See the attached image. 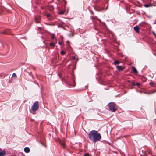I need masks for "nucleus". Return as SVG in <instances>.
<instances>
[{
  "label": "nucleus",
  "instance_id": "1",
  "mask_svg": "<svg viewBox=\"0 0 156 156\" xmlns=\"http://www.w3.org/2000/svg\"><path fill=\"white\" fill-rule=\"evenodd\" d=\"M88 138L93 143L99 141L101 139V134L95 130L91 131L88 134Z\"/></svg>",
  "mask_w": 156,
  "mask_h": 156
},
{
  "label": "nucleus",
  "instance_id": "2",
  "mask_svg": "<svg viewBox=\"0 0 156 156\" xmlns=\"http://www.w3.org/2000/svg\"><path fill=\"white\" fill-rule=\"evenodd\" d=\"M109 110L113 112H115L117 110L116 104L113 102L109 103L108 104Z\"/></svg>",
  "mask_w": 156,
  "mask_h": 156
},
{
  "label": "nucleus",
  "instance_id": "3",
  "mask_svg": "<svg viewBox=\"0 0 156 156\" xmlns=\"http://www.w3.org/2000/svg\"><path fill=\"white\" fill-rule=\"evenodd\" d=\"M39 108V104L38 102H35L32 106V109L33 112H35Z\"/></svg>",
  "mask_w": 156,
  "mask_h": 156
},
{
  "label": "nucleus",
  "instance_id": "4",
  "mask_svg": "<svg viewBox=\"0 0 156 156\" xmlns=\"http://www.w3.org/2000/svg\"><path fill=\"white\" fill-rule=\"evenodd\" d=\"M116 68L119 71H121L123 70L124 69L122 66H116Z\"/></svg>",
  "mask_w": 156,
  "mask_h": 156
},
{
  "label": "nucleus",
  "instance_id": "5",
  "mask_svg": "<svg viewBox=\"0 0 156 156\" xmlns=\"http://www.w3.org/2000/svg\"><path fill=\"white\" fill-rule=\"evenodd\" d=\"M134 30L137 33L139 32V29L138 26H136L134 27Z\"/></svg>",
  "mask_w": 156,
  "mask_h": 156
},
{
  "label": "nucleus",
  "instance_id": "6",
  "mask_svg": "<svg viewBox=\"0 0 156 156\" xmlns=\"http://www.w3.org/2000/svg\"><path fill=\"white\" fill-rule=\"evenodd\" d=\"M40 17H37L35 18V22L36 23H39L40 22Z\"/></svg>",
  "mask_w": 156,
  "mask_h": 156
},
{
  "label": "nucleus",
  "instance_id": "7",
  "mask_svg": "<svg viewBox=\"0 0 156 156\" xmlns=\"http://www.w3.org/2000/svg\"><path fill=\"white\" fill-rule=\"evenodd\" d=\"M6 154L5 151H3L2 152H0V156H5Z\"/></svg>",
  "mask_w": 156,
  "mask_h": 156
},
{
  "label": "nucleus",
  "instance_id": "8",
  "mask_svg": "<svg viewBox=\"0 0 156 156\" xmlns=\"http://www.w3.org/2000/svg\"><path fill=\"white\" fill-rule=\"evenodd\" d=\"M24 151L26 153H29L30 151V149L29 147H26L24 149Z\"/></svg>",
  "mask_w": 156,
  "mask_h": 156
},
{
  "label": "nucleus",
  "instance_id": "9",
  "mask_svg": "<svg viewBox=\"0 0 156 156\" xmlns=\"http://www.w3.org/2000/svg\"><path fill=\"white\" fill-rule=\"evenodd\" d=\"M156 92L155 90H152L150 91V92L148 93V94H151Z\"/></svg>",
  "mask_w": 156,
  "mask_h": 156
},
{
  "label": "nucleus",
  "instance_id": "10",
  "mask_svg": "<svg viewBox=\"0 0 156 156\" xmlns=\"http://www.w3.org/2000/svg\"><path fill=\"white\" fill-rule=\"evenodd\" d=\"M60 143L63 147H65L66 144L64 142L60 141Z\"/></svg>",
  "mask_w": 156,
  "mask_h": 156
},
{
  "label": "nucleus",
  "instance_id": "11",
  "mask_svg": "<svg viewBox=\"0 0 156 156\" xmlns=\"http://www.w3.org/2000/svg\"><path fill=\"white\" fill-rule=\"evenodd\" d=\"M132 70L134 73H137V71L136 69L135 68V67H132Z\"/></svg>",
  "mask_w": 156,
  "mask_h": 156
},
{
  "label": "nucleus",
  "instance_id": "12",
  "mask_svg": "<svg viewBox=\"0 0 156 156\" xmlns=\"http://www.w3.org/2000/svg\"><path fill=\"white\" fill-rule=\"evenodd\" d=\"M152 6V5L149 4H144V6L146 8H147L150 7V6Z\"/></svg>",
  "mask_w": 156,
  "mask_h": 156
},
{
  "label": "nucleus",
  "instance_id": "13",
  "mask_svg": "<svg viewBox=\"0 0 156 156\" xmlns=\"http://www.w3.org/2000/svg\"><path fill=\"white\" fill-rule=\"evenodd\" d=\"M114 64L116 65V64H119V62L118 60H115L114 62Z\"/></svg>",
  "mask_w": 156,
  "mask_h": 156
},
{
  "label": "nucleus",
  "instance_id": "14",
  "mask_svg": "<svg viewBox=\"0 0 156 156\" xmlns=\"http://www.w3.org/2000/svg\"><path fill=\"white\" fill-rule=\"evenodd\" d=\"M50 45L51 46H54L55 45V44L54 43H50Z\"/></svg>",
  "mask_w": 156,
  "mask_h": 156
},
{
  "label": "nucleus",
  "instance_id": "15",
  "mask_svg": "<svg viewBox=\"0 0 156 156\" xmlns=\"http://www.w3.org/2000/svg\"><path fill=\"white\" fill-rule=\"evenodd\" d=\"M65 53V52L63 51H61L60 53L62 55H63Z\"/></svg>",
  "mask_w": 156,
  "mask_h": 156
},
{
  "label": "nucleus",
  "instance_id": "16",
  "mask_svg": "<svg viewBox=\"0 0 156 156\" xmlns=\"http://www.w3.org/2000/svg\"><path fill=\"white\" fill-rule=\"evenodd\" d=\"M55 34H52V35H51V38L52 39H54L55 38Z\"/></svg>",
  "mask_w": 156,
  "mask_h": 156
},
{
  "label": "nucleus",
  "instance_id": "17",
  "mask_svg": "<svg viewBox=\"0 0 156 156\" xmlns=\"http://www.w3.org/2000/svg\"><path fill=\"white\" fill-rule=\"evenodd\" d=\"M12 76L13 77H16V74L15 73H14L12 74Z\"/></svg>",
  "mask_w": 156,
  "mask_h": 156
},
{
  "label": "nucleus",
  "instance_id": "18",
  "mask_svg": "<svg viewBox=\"0 0 156 156\" xmlns=\"http://www.w3.org/2000/svg\"><path fill=\"white\" fill-rule=\"evenodd\" d=\"M84 156H89V155L88 153H87L84 154Z\"/></svg>",
  "mask_w": 156,
  "mask_h": 156
},
{
  "label": "nucleus",
  "instance_id": "19",
  "mask_svg": "<svg viewBox=\"0 0 156 156\" xmlns=\"http://www.w3.org/2000/svg\"><path fill=\"white\" fill-rule=\"evenodd\" d=\"M46 16L47 17H49L50 16V15L49 14L46 15Z\"/></svg>",
  "mask_w": 156,
  "mask_h": 156
},
{
  "label": "nucleus",
  "instance_id": "20",
  "mask_svg": "<svg viewBox=\"0 0 156 156\" xmlns=\"http://www.w3.org/2000/svg\"><path fill=\"white\" fill-rule=\"evenodd\" d=\"M66 44H68V45H69V41H67Z\"/></svg>",
  "mask_w": 156,
  "mask_h": 156
},
{
  "label": "nucleus",
  "instance_id": "21",
  "mask_svg": "<svg viewBox=\"0 0 156 156\" xmlns=\"http://www.w3.org/2000/svg\"><path fill=\"white\" fill-rule=\"evenodd\" d=\"M140 83H137L136 84V85L137 86H139L140 85Z\"/></svg>",
  "mask_w": 156,
  "mask_h": 156
},
{
  "label": "nucleus",
  "instance_id": "22",
  "mask_svg": "<svg viewBox=\"0 0 156 156\" xmlns=\"http://www.w3.org/2000/svg\"><path fill=\"white\" fill-rule=\"evenodd\" d=\"M150 92V91L148 92H144V94H148V93Z\"/></svg>",
  "mask_w": 156,
  "mask_h": 156
},
{
  "label": "nucleus",
  "instance_id": "23",
  "mask_svg": "<svg viewBox=\"0 0 156 156\" xmlns=\"http://www.w3.org/2000/svg\"><path fill=\"white\" fill-rule=\"evenodd\" d=\"M59 43V45H62V42H60H60H59V43Z\"/></svg>",
  "mask_w": 156,
  "mask_h": 156
},
{
  "label": "nucleus",
  "instance_id": "24",
  "mask_svg": "<svg viewBox=\"0 0 156 156\" xmlns=\"http://www.w3.org/2000/svg\"><path fill=\"white\" fill-rule=\"evenodd\" d=\"M153 34L156 37V34L155 33L153 32Z\"/></svg>",
  "mask_w": 156,
  "mask_h": 156
},
{
  "label": "nucleus",
  "instance_id": "25",
  "mask_svg": "<svg viewBox=\"0 0 156 156\" xmlns=\"http://www.w3.org/2000/svg\"><path fill=\"white\" fill-rule=\"evenodd\" d=\"M60 13L61 14H62L64 13V12H60Z\"/></svg>",
  "mask_w": 156,
  "mask_h": 156
},
{
  "label": "nucleus",
  "instance_id": "26",
  "mask_svg": "<svg viewBox=\"0 0 156 156\" xmlns=\"http://www.w3.org/2000/svg\"><path fill=\"white\" fill-rule=\"evenodd\" d=\"M75 59V57H73V59L74 60Z\"/></svg>",
  "mask_w": 156,
  "mask_h": 156
},
{
  "label": "nucleus",
  "instance_id": "27",
  "mask_svg": "<svg viewBox=\"0 0 156 156\" xmlns=\"http://www.w3.org/2000/svg\"><path fill=\"white\" fill-rule=\"evenodd\" d=\"M1 150H1V148H0V150H1Z\"/></svg>",
  "mask_w": 156,
  "mask_h": 156
},
{
  "label": "nucleus",
  "instance_id": "28",
  "mask_svg": "<svg viewBox=\"0 0 156 156\" xmlns=\"http://www.w3.org/2000/svg\"><path fill=\"white\" fill-rule=\"evenodd\" d=\"M108 8V6H107V8L106 9H107V8Z\"/></svg>",
  "mask_w": 156,
  "mask_h": 156
},
{
  "label": "nucleus",
  "instance_id": "29",
  "mask_svg": "<svg viewBox=\"0 0 156 156\" xmlns=\"http://www.w3.org/2000/svg\"><path fill=\"white\" fill-rule=\"evenodd\" d=\"M156 44V43H155Z\"/></svg>",
  "mask_w": 156,
  "mask_h": 156
}]
</instances>
